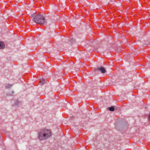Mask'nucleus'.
<instances>
[{"mask_svg": "<svg viewBox=\"0 0 150 150\" xmlns=\"http://www.w3.org/2000/svg\"><path fill=\"white\" fill-rule=\"evenodd\" d=\"M51 135L52 132L50 130L45 129L38 132V137L39 140L42 141L49 138Z\"/></svg>", "mask_w": 150, "mask_h": 150, "instance_id": "nucleus-1", "label": "nucleus"}, {"mask_svg": "<svg viewBox=\"0 0 150 150\" xmlns=\"http://www.w3.org/2000/svg\"><path fill=\"white\" fill-rule=\"evenodd\" d=\"M33 20L34 21L40 24L44 25L46 23L45 17L41 15H35L34 13L32 15Z\"/></svg>", "mask_w": 150, "mask_h": 150, "instance_id": "nucleus-2", "label": "nucleus"}, {"mask_svg": "<svg viewBox=\"0 0 150 150\" xmlns=\"http://www.w3.org/2000/svg\"><path fill=\"white\" fill-rule=\"evenodd\" d=\"M97 70L100 72L102 74H104L106 72V71L105 68L102 67H98Z\"/></svg>", "mask_w": 150, "mask_h": 150, "instance_id": "nucleus-3", "label": "nucleus"}, {"mask_svg": "<svg viewBox=\"0 0 150 150\" xmlns=\"http://www.w3.org/2000/svg\"><path fill=\"white\" fill-rule=\"evenodd\" d=\"M5 47V45L4 42H0V49L4 48Z\"/></svg>", "mask_w": 150, "mask_h": 150, "instance_id": "nucleus-4", "label": "nucleus"}, {"mask_svg": "<svg viewBox=\"0 0 150 150\" xmlns=\"http://www.w3.org/2000/svg\"><path fill=\"white\" fill-rule=\"evenodd\" d=\"M46 82V81L45 79H42V80L40 81L39 83L40 85H42L45 84Z\"/></svg>", "mask_w": 150, "mask_h": 150, "instance_id": "nucleus-5", "label": "nucleus"}, {"mask_svg": "<svg viewBox=\"0 0 150 150\" xmlns=\"http://www.w3.org/2000/svg\"><path fill=\"white\" fill-rule=\"evenodd\" d=\"M12 85L9 84H8L6 85L5 87L6 88H11Z\"/></svg>", "mask_w": 150, "mask_h": 150, "instance_id": "nucleus-6", "label": "nucleus"}, {"mask_svg": "<svg viewBox=\"0 0 150 150\" xmlns=\"http://www.w3.org/2000/svg\"><path fill=\"white\" fill-rule=\"evenodd\" d=\"M108 108L110 111H113L114 110V108L113 106H112L111 107H108Z\"/></svg>", "mask_w": 150, "mask_h": 150, "instance_id": "nucleus-7", "label": "nucleus"}, {"mask_svg": "<svg viewBox=\"0 0 150 150\" xmlns=\"http://www.w3.org/2000/svg\"><path fill=\"white\" fill-rule=\"evenodd\" d=\"M13 91H12L11 93L9 94V95H12V94H13Z\"/></svg>", "mask_w": 150, "mask_h": 150, "instance_id": "nucleus-8", "label": "nucleus"}, {"mask_svg": "<svg viewBox=\"0 0 150 150\" xmlns=\"http://www.w3.org/2000/svg\"><path fill=\"white\" fill-rule=\"evenodd\" d=\"M149 118L150 119V114L149 115Z\"/></svg>", "mask_w": 150, "mask_h": 150, "instance_id": "nucleus-9", "label": "nucleus"}]
</instances>
